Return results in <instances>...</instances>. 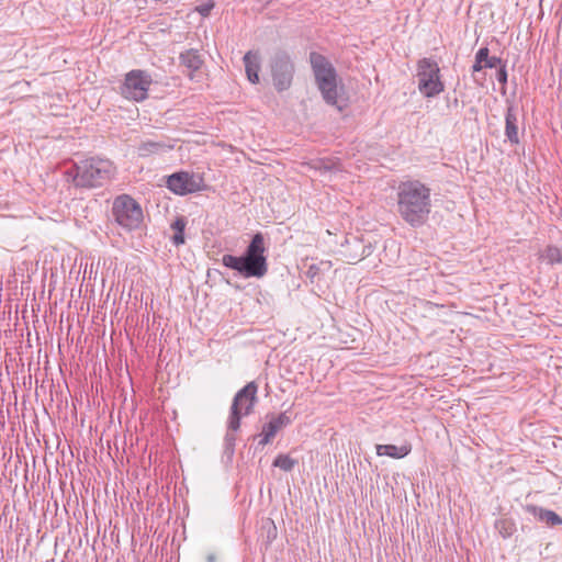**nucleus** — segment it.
<instances>
[{
    "label": "nucleus",
    "instance_id": "obj_9",
    "mask_svg": "<svg viewBox=\"0 0 562 562\" xmlns=\"http://www.w3.org/2000/svg\"><path fill=\"white\" fill-rule=\"evenodd\" d=\"M151 82V77L146 71L131 70L121 86V94L126 99L140 102L147 98Z\"/></svg>",
    "mask_w": 562,
    "mask_h": 562
},
{
    "label": "nucleus",
    "instance_id": "obj_3",
    "mask_svg": "<svg viewBox=\"0 0 562 562\" xmlns=\"http://www.w3.org/2000/svg\"><path fill=\"white\" fill-rule=\"evenodd\" d=\"M265 238L261 233L252 236L245 252L237 257L225 254L222 263L226 268L237 271L244 278H262L268 272V262L265 255Z\"/></svg>",
    "mask_w": 562,
    "mask_h": 562
},
{
    "label": "nucleus",
    "instance_id": "obj_16",
    "mask_svg": "<svg viewBox=\"0 0 562 562\" xmlns=\"http://www.w3.org/2000/svg\"><path fill=\"white\" fill-rule=\"evenodd\" d=\"M172 149L171 145H168L164 142H155V140H145L138 147L139 156L145 157L151 154H157L160 151H167Z\"/></svg>",
    "mask_w": 562,
    "mask_h": 562
},
{
    "label": "nucleus",
    "instance_id": "obj_2",
    "mask_svg": "<svg viewBox=\"0 0 562 562\" xmlns=\"http://www.w3.org/2000/svg\"><path fill=\"white\" fill-rule=\"evenodd\" d=\"M116 172V168L109 159L89 157L74 162L66 171L72 184L80 189L100 188L110 182Z\"/></svg>",
    "mask_w": 562,
    "mask_h": 562
},
{
    "label": "nucleus",
    "instance_id": "obj_27",
    "mask_svg": "<svg viewBox=\"0 0 562 562\" xmlns=\"http://www.w3.org/2000/svg\"><path fill=\"white\" fill-rule=\"evenodd\" d=\"M213 8L214 3L207 2L198 7L196 10L202 16H207Z\"/></svg>",
    "mask_w": 562,
    "mask_h": 562
},
{
    "label": "nucleus",
    "instance_id": "obj_12",
    "mask_svg": "<svg viewBox=\"0 0 562 562\" xmlns=\"http://www.w3.org/2000/svg\"><path fill=\"white\" fill-rule=\"evenodd\" d=\"M244 65L247 79L251 83L259 82V71L261 69V59L258 52L249 50L244 55Z\"/></svg>",
    "mask_w": 562,
    "mask_h": 562
},
{
    "label": "nucleus",
    "instance_id": "obj_25",
    "mask_svg": "<svg viewBox=\"0 0 562 562\" xmlns=\"http://www.w3.org/2000/svg\"><path fill=\"white\" fill-rule=\"evenodd\" d=\"M506 64L507 61L505 64H502L496 71V79L503 86V93L505 92V86L507 85L508 80Z\"/></svg>",
    "mask_w": 562,
    "mask_h": 562
},
{
    "label": "nucleus",
    "instance_id": "obj_4",
    "mask_svg": "<svg viewBox=\"0 0 562 562\" xmlns=\"http://www.w3.org/2000/svg\"><path fill=\"white\" fill-rule=\"evenodd\" d=\"M310 63L315 77L316 85L323 99L329 105H338L337 71L327 57L317 53H310Z\"/></svg>",
    "mask_w": 562,
    "mask_h": 562
},
{
    "label": "nucleus",
    "instance_id": "obj_19",
    "mask_svg": "<svg viewBox=\"0 0 562 562\" xmlns=\"http://www.w3.org/2000/svg\"><path fill=\"white\" fill-rule=\"evenodd\" d=\"M237 430H231L227 426V431L224 437V454L232 459L235 453V445H236V432Z\"/></svg>",
    "mask_w": 562,
    "mask_h": 562
},
{
    "label": "nucleus",
    "instance_id": "obj_13",
    "mask_svg": "<svg viewBox=\"0 0 562 562\" xmlns=\"http://www.w3.org/2000/svg\"><path fill=\"white\" fill-rule=\"evenodd\" d=\"M505 135L513 145L519 144L518 120L513 105H509L505 113Z\"/></svg>",
    "mask_w": 562,
    "mask_h": 562
},
{
    "label": "nucleus",
    "instance_id": "obj_14",
    "mask_svg": "<svg viewBox=\"0 0 562 562\" xmlns=\"http://www.w3.org/2000/svg\"><path fill=\"white\" fill-rule=\"evenodd\" d=\"M526 510L535 516L538 520L549 526L562 525V518L553 510L539 507L537 505H527Z\"/></svg>",
    "mask_w": 562,
    "mask_h": 562
},
{
    "label": "nucleus",
    "instance_id": "obj_15",
    "mask_svg": "<svg viewBox=\"0 0 562 562\" xmlns=\"http://www.w3.org/2000/svg\"><path fill=\"white\" fill-rule=\"evenodd\" d=\"M378 456H387L393 459H402L411 453L412 446L409 443L402 445L400 447L395 445H376L375 447Z\"/></svg>",
    "mask_w": 562,
    "mask_h": 562
},
{
    "label": "nucleus",
    "instance_id": "obj_22",
    "mask_svg": "<svg viewBox=\"0 0 562 562\" xmlns=\"http://www.w3.org/2000/svg\"><path fill=\"white\" fill-rule=\"evenodd\" d=\"M338 165L339 164L336 160H333L330 158H322V159H317L313 162V168L315 170L327 172V171L338 170L339 169Z\"/></svg>",
    "mask_w": 562,
    "mask_h": 562
},
{
    "label": "nucleus",
    "instance_id": "obj_6",
    "mask_svg": "<svg viewBox=\"0 0 562 562\" xmlns=\"http://www.w3.org/2000/svg\"><path fill=\"white\" fill-rule=\"evenodd\" d=\"M111 214L125 232L137 229L144 217L142 206L128 194H121L113 200Z\"/></svg>",
    "mask_w": 562,
    "mask_h": 562
},
{
    "label": "nucleus",
    "instance_id": "obj_33",
    "mask_svg": "<svg viewBox=\"0 0 562 562\" xmlns=\"http://www.w3.org/2000/svg\"><path fill=\"white\" fill-rule=\"evenodd\" d=\"M369 255H370V251H367L366 248H363V251H362L361 256L357 260H360V259H362V258H364V257H367Z\"/></svg>",
    "mask_w": 562,
    "mask_h": 562
},
{
    "label": "nucleus",
    "instance_id": "obj_18",
    "mask_svg": "<svg viewBox=\"0 0 562 562\" xmlns=\"http://www.w3.org/2000/svg\"><path fill=\"white\" fill-rule=\"evenodd\" d=\"M495 529L504 539L510 538L516 531V524L510 518H499L495 521Z\"/></svg>",
    "mask_w": 562,
    "mask_h": 562
},
{
    "label": "nucleus",
    "instance_id": "obj_10",
    "mask_svg": "<svg viewBox=\"0 0 562 562\" xmlns=\"http://www.w3.org/2000/svg\"><path fill=\"white\" fill-rule=\"evenodd\" d=\"M166 183L171 192L178 195H187L202 190L203 178L194 173L180 171L170 175Z\"/></svg>",
    "mask_w": 562,
    "mask_h": 562
},
{
    "label": "nucleus",
    "instance_id": "obj_26",
    "mask_svg": "<svg viewBox=\"0 0 562 562\" xmlns=\"http://www.w3.org/2000/svg\"><path fill=\"white\" fill-rule=\"evenodd\" d=\"M187 225V220L183 216L177 217L176 221L171 224V228L175 233L184 234Z\"/></svg>",
    "mask_w": 562,
    "mask_h": 562
},
{
    "label": "nucleus",
    "instance_id": "obj_20",
    "mask_svg": "<svg viewBox=\"0 0 562 562\" xmlns=\"http://www.w3.org/2000/svg\"><path fill=\"white\" fill-rule=\"evenodd\" d=\"M297 461L295 459H292L288 454H279L273 460V467H277L285 472H291L294 467L296 465Z\"/></svg>",
    "mask_w": 562,
    "mask_h": 562
},
{
    "label": "nucleus",
    "instance_id": "obj_31",
    "mask_svg": "<svg viewBox=\"0 0 562 562\" xmlns=\"http://www.w3.org/2000/svg\"><path fill=\"white\" fill-rule=\"evenodd\" d=\"M272 525L271 529L268 531V538L269 539H274L277 537V528L276 526L273 525V522L271 521L270 522Z\"/></svg>",
    "mask_w": 562,
    "mask_h": 562
},
{
    "label": "nucleus",
    "instance_id": "obj_23",
    "mask_svg": "<svg viewBox=\"0 0 562 562\" xmlns=\"http://www.w3.org/2000/svg\"><path fill=\"white\" fill-rule=\"evenodd\" d=\"M480 49H483V52L486 54L485 59L483 60L484 68H495L501 67L502 64H505L506 60H503L499 57L496 56H490V49L487 46H483Z\"/></svg>",
    "mask_w": 562,
    "mask_h": 562
},
{
    "label": "nucleus",
    "instance_id": "obj_29",
    "mask_svg": "<svg viewBox=\"0 0 562 562\" xmlns=\"http://www.w3.org/2000/svg\"><path fill=\"white\" fill-rule=\"evenodd\" d=\"M274 437H272L271 435L268 436V432H266V430L262 429V434L260 435V440H259V445L260 446H266L268 445Z\"/></svg>",
    "mask_w": 562,
    "mask_h": 562
},
{
    "label": "nucleus",
    "instance_id": "obj_11",
    "mask_svg": "<svg viewBox=\"0 0 562 562\" xmlns=\"http://www.w3.org/2000/svg\"><path fill=\"white\" fill-rule=\"evenodd\" d=\"M179 61L181 66L188 69V75L191 79L193 78V72L199 71L204 64L202 55L199 49L195 48H190L180 53Z\"/></svg>",
    "mask_w": 562,
    "mask_h": 562
},
{
    "label": "nucleus",
    "instance_id": "obj_28",
    "mask_svg": "<svg viewBox=\"0 0 562 562\" xmlns=\"http://www.w3.org/2000/svg\"><path fill=\"white\" fill-rule=\"evenodd\" d=\"M171 240L175 246L183 245L186 241L184 234L175 233L173 236L171 237Z\"/></svg>",
    "mask_w": 562,
    "mask_h": 562
},
{
    "label": "nucleus",
    "instance_id": "obj_17",
    "mask_svg": "<svg viewBox=\"0 0 562 562\" xmlns=\"http://www.w3.org/2000/svg\"><path fill=\"white\" fill-rule=\"evenodd\" d=\"M291 424V418L286 415V413H280L277 417H273L269 423L263 425V430L268 432V436L271 435L274 437L277 432Z\"/></svg>",
    "mask_w": 562,
    "mask_h": 562
},
{
    "label": "nucleus",
    "instance_id": "obj_24",
    "mask_svg": "<svg viewBox=\"0 0 562 562\" xmlns=\"http://www.w3.org/2000/svg\"><path fill=\"white\" fill-rule=\"evenodd\" d=\"M486 54L483 52V49H479L475 54V60L472 65V72H480L484 69L483 60L485 59Z\"/></svg>",
    "mask_w": 562,
    "mask_h": 562
},
{
    "label": "nucleus",
    "instance_id": "obj_30",
    "mask_svg": "<svg viewBox=\"0 0 562 562\" xmlns=\"http://www.w3.org/2000/svg\"><path fill=\"white\" fill-rule=\"evenodd\" d=\"M318 271H319V268H318L316 265H311V266L308 267V269H307L306 274H307V277H308L310 279H312V280H313V279L317 276Z\"/></svg>",
    "mask_w": 562,
    "mask_h": 562
},
{
    "label": "nucleus",
    "instance_id": "obj_21",
    "mask_svg": "<svg viewBox=\"0 0 562 562\" xmlns=\"http://www.w3.org/2000/svg\"><path fill=\"white\" fill-rule=\"evenodd\" d=\"M541 258L549 265L560 263L562 261V252L555 246H548L541 255Z\"/></svg>",
    "mask_w": 562,
    "mask_h": 562
},
{
    "label": "nucleus",
    "instance_id": "obj_5",
    "mask_svg": "<svg viewBox=\"0 0 562 562\" xmlns=\"http://www.w3.org/2000/svg\"><path fill=\"white\" fill-rule=\"evenodd\" d=\"M416 77L418 79V91L424 98L432 99L445 91L440 67L435 59L420 58L416 65Z\"/></svg>",
    "mask_w": 562,
    "mask_h": 562
},
{
    "label": "nucleus",
    "instance_id": "obj_8",
    "mask_svg": "<svg viewBox=\"0 0 562 562\" xmlns=\"http://www.w3.org/2000/svg\"><path fill=\"white\" fill-rule=\"evenodd\" d=\"M269 68L276 90L279 92L288 90L295 74L291 55L284 49H277L270 57Z\"/></svg>",
    "mask_w": 562,
    "mask_h": 562
},
{
    "label": "nucleus",
    "instance_id": "obj_7",
    "mask_svg": "<svg viewBox=\"0 0 562 562\" xmlns=\"http://www.w3.org/2000/svg\"><path fill=\"white\" fill-rule=\"evenodd\" d=\"M257 393L258 384L251 381L235 394L228 416V427L231 430H238L240 428L241 417L248 416L254 412V407L258 401Z\"/></svg>",
    "mask_w": 562,
    "mask_h": 562
},
{
    "label": "nucleus",
    "instance_id": "obj_32",
    "mask_svg": "<svg viewBox=\"0 0 562 562\" xmlns=\"http://www.w3.org/2000/svg\"><path fill=\"white\" fill-rule=\"evenodd\" d=\"M206 562H216V554L211 552L206 555Z\"/></svg>",
    "mask_w": 562,
    "mask_h": 562
},
{
    "label": "nucleus",
    "instance_id": "obj_1",
    "mask_svg": "<svg viewBox=\"0 0 562 562\" xmlns=\"http://www.w3.org/2000/svg\"><path fill=\"white\" fill-rule=\"evenodd\" d=\"M430 188L419 180L403 181L397 188V213L409 226L426 224L431 212Z\"/></svg>",
    "mask_w": 562,
    "mask_h": 562
}]
</instances>
